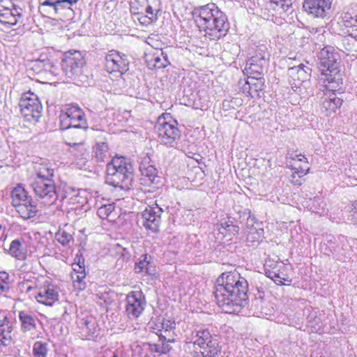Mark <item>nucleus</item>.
<instances>
[{
    "label": "nucleus",
    "mask_w": 357,
    "mask_h": 357,
    "mask_svg": "<svg viewBox=\"0 0 357 357\" xmlns=\"http://www.w3.org/2000/svg\"><path fill=\"white\" fill-rule=\"evenodd\" d=\"M19 106L24 119L29 122H36L41 116L42 105L35 93L26 92L22 94Z\"/></svg>",
    "instance_id": "11"
},
{
    "label": "nucleus",
    "mask_w": 357,
    "mask_h": 357,
    "mask_svg": "<svg viewBox=\"0 0 357 357\" xmlns=\"http://www.w3.org/2000/svg\"><path fill=\"white\" fill-rule=\"evenodd\" d=\"M23 241L21 239H15L10 243L9 248V254L19 260H24L26 257V248L23 245Z\"/></svg>",
    "instance_id": "30"
},
{
    "label": "nucleus",
    "mask_w": 357,
    "mask_h": 357,
    "mask_svg": "<svg viewBox=\"0 0 357 357\" xmlns=\"http://www.w3.org/2000/svg\"><path fill=\"white\" fill-rule=\"evenodd\" d=\"M11 330L12 327L7 317V313L0 312V342L1 343H3L2 339H6Z\"/></svg>",
    "instance_id": "38"
},
{
    "label": "nucleus",
    "mask_w": 357,
    "mask_h": 357,
    "mask_svg": "<svg viewBox=\"0 0 357 357\" xmlns=\"http://www.w3.org/2000/svg\"><path fill=\"white\" fill-rule=\"evenodd\" d=\"M324 254L330 256L335 255L338 259L341 260L342 257H346L345 252H341L339 241H335L333 236H330L329 239L327 240V243H324Z\"/></svg>",
    "instance_id": "31"
},
{
    "label": "nucleus",
    "mask_w": 357,
    "mask_h": 357,
    "mask_svg": "<svg viewBox=\"0 0 357 357\" xmlns=\"http://www.w3.org/2000/svg\"><path fill=\"white\" fill-rule=\"evenodd\" d=\"M55 238L62 245H67L73 240V236L65 230L59 229L55 234Z\"/></svg>",
    "instance_id": "43"
},
{
    "label": "nucleus",
    "mask_w": 357,
    "mask_h": 357,
    "mask_svg": "<svg viewBox=\"0 0 357 357\" xmlns=\"http://www.w3.org/2000/svg\"><path fill=\"white\" fill-rule=\"evenodd\" d=\"M318 59V68L320 71L319 82L329 91L339 90L342 84L339 53L333 47L326 46L319 52Z\"/></svg>",
    "instance_id": "3"
},
{
    "label": "nucleus",
    "mask_w": 357,
    "mask_h": 357,
    "mask_svg": "<svg viewBox=\"0 0 357 357\" xmlns=\"http://www.w3.org/2000/svg\"><path fill=\"white\" fill-rule=\"evenodd\" d=\"M89 128L76 127V128H67L66 135L71 139L70 142L85 143L86 132Z\"/></svg>",
    "instance_id": "36"
},
{
    "label": "nucleus",
    "mask_w": 357,
    "mask_h": 357,
    "mask_svg": "<svg viewBox=\"0 0 357 357\" xmlns=\"http://www.w3.org/2000/svg\"><path fill=\"white\" fill-rule=\"evenodd\" d=\"M265 275L273 280L276 284H283L282 280L284 278L283 271L285 268V265L271 258H267L264 264Z\"/></svg>",
    "instance_id": "20"
},
{
    "label": "nucleus",
    "mask_w": 357,
    "mask_h": 357,
    "mask_svg": "<svg viewBox=\"0 0 357 357\" xmlns=\"http://www.w3.org/2000/svg\"><path fill=\"white\" fill-rule=\"evenodd\" d=\"M258 3L260 6L259 15L274 23H281L283 15L287 12L277 0H261Z\"/></svg>",
    "instance_id": "14"
},
{
    "label": "nucleus",
    "mask_w": 357,
    "mask_h": 357,
    "mask_svg": "<svg viewBox=\"0 0 357 357\" xmlns=\"http://www.w3.org/2000/svg\"><path fill=\"white\" fill-rule=\"evenodd\" d=\"M76 127L89 128V123L86 116H83L82 120L74 119L67 123V125H65V126L61 127V129L65 130L67 128H76Z\"/></svg>",
    "instance_id": "44"
},
{
    "label": "nucleus",
    "mask_w": 357,
    "mask_h": 357,
    "mask_svg": "<svg viewBox=\"0 0 357 357\" xmlns=\"http://www.w3.org/2000/svg\"><path fill=\"white\" fill-rule=\"evenodd\" d=\"M287 11L291 8L293 0H277Z\"/></svg>",
    "instance_id": "57"
},
{
    "label": "nucleus",
    "mask_w": 357,
    "mask_h": 357,
    "mask_svg": "<svg viewBox=\"0 0 357 357\" xmlns=\"http://www.w3.org/2000/svg\"><path fill=\"white\" fill-rule=\"evenodd\" d=\"M133 169L125 158H114L107 165L106 183L123 190L130 188L133 180Z\"/></svg>",
    "instance_id": "5"
},
{
    "label": "nucleus",
    "mask_w": 357,
    "mask_h": 357,
    "mask_svg": "<svg viewBox=\"0 0 357 357\" xmlns=\"http://www.w3.org/2000/svg\"><path fill=\"white\" fill-rule=\"evenodd\" d=\"M11 204L17 213L24 220H29L37 215V206L21 183L17 184L10 192Z\"/></svg>",
    "instance_id": "7"
},
{
    "label": "nucleus",
    "mask_w": 357,
    "mask_h": 357,
    "mask_svg": "<svg viewBox=\"0 0 357 357\" xmlns=\"http://www.w3.org/2000/svg\"><path fill=\"white\" fill-rule=\"evenodd\" d=\"M85 60L79 51L68 52L62 59V69L66 76L71 81L78 82L83 76L82 68ZM78 84V83H77Z\"/></svg>",
    "instance_id": "9"
},
{
    "label": "nucleus",
    "mask_w": 357,
    "mask_h": 357,
    "mask_svg": "<svg viewBox=\"0 0 357 357\" xmlns=\"http://www.w3.org/2000/svg\"><path fill=\"white\" fill-rule=\"evenodd\" d=\"M83 116H86V115L78 105H67L59 115L60 128L65 126V125H67V123L74 119L82 120Z\"/></svg>",
    "instance_id": "22"
},
{
    "label": "nucleus",
    "mask_w": 357,
    "mask_h": 357,
    "mask_svg": "<svg viewBox=\"0 0 357 357\" xmlns=\"http://www.w3.org/2000/svg\"><path fill=\"white\" fill-rule=\"evenodd\" d=\"M311 72L312 69L303 63L289 68V82L294 91H296L305 81L310 79Z\"/></svg>",
    "instance_id": "16"
},
{
    "label": "nucleus",
    "mask_w": 357,
    "mask_h": 357,
    "mask_svg": "<svg viewBox=\"0 0 357 357\" xmlns=\"http://www.w3.org/2000/svg\"><path fill=\"white\" fill-rule=\"evenodd\" d=\"M290 181L295 185H301L303 181V177L293 172L290 176Z\"/></svg>",
    "instance_id": "53"
},
{
    "label": "nucleus",
    "mask_w": 357,
    "mask_h": 357,
    "mask_svg": "<svg viewBox=\"0 0 357 357\" xmlns=\"http://www.w3.org/2000/svg\"><path fill=\"white\" fill-rule=\"evenodd\" d=\"M97 214L101 219H106L109 222H114L119 215V213L116 211L114 204L101 206L98 208Z\"/></svg>",
    "instance_id": "33"
},
{
    "label": "nucleus",
    "mask_w": 357,
    "mask_h": 357,
    "mask_svg": "<svg viewBox=\"0 0 357 357\" xmlns=\"http://www.w3.org/2000/svg\"><path fill=\"white\" fill-rule=\"evenodd\" d=\"M50 61L49 59H38L33 63L32 69L37 74H46L47 69L50 67Z\"/></svg>",
    "instance_id": "41"
},
{
    "label": "nucleus",
    "mask_w": 357,
    "mask_h": 357,
    "mask_svg": "<svg viewBox=\"0 0 357 357\" xmlns=\"http://www.w3.org/2000/svg\"><path fill=\"white\" fill-rule=\"evenodd\" d=\"M48 351V343L46 342L36 341L33 345V355L34 357H47Z\"/></svg>",
    "instance_id": "40"
},
{
    "label": "nucleus",
    "mask_w": 357,
    "mask_h": 357,
    "mask_svg": "<svg viewBox=\"0 0 357 357\" xmlns=\"http://www.w3.org/2000/svg\"><path fill=\"white\" fill-rule=\"evenodd\" d=\"M31 187L36 197L44 206H52L58 199L56 187L52 179L35 178Z\"/></svg>",
    "instance_id": "10"
},
{
    "label": "nucleus",
    "mask_w": 357,
    "mask_h": 357,
    "mask_svg": "<svg viewBox=\"0 0 357 357\" xmlns=\"http://www.w3.org/2000/svg\"><path fill=\"white\" fill-rule=\"evenodd\" d=\"M36 178L43 180L52 179L54 174V169L52 167V165L48 162H43L38 165L36 167Z\"/></svg>",
    "instance_id": "37"
},
{
    "label": "nucleus",
    "mask_w": 357,
    "mask_h": 357,
    "mask_svg": "<svg viewBox=\"0 0 357 357\" xmlns=\"http://www.w3.org/2000/svg\"><path fill=\"white\" fill-rule=\"evenodd\" d=\"M162 213V209L158 204L146 207L142 213L144 227L151 232L158 231Z\"/></svg>",
    "instance_id": "17"
},
{
    "label": "nucleus",
    "mask_w": 357,
    "mask_h": 357,
    "mask_svg": "<svg viewBox=\"0 0 357 357\" xmlns=\"http://www.w3.org/2000/svg\"><path fill=\"white\" fill-rule=\"evenodd\" d=\"M333 0H304L303 10L314 17L324 18L328 13Z\"/></svg>",
    "instance_id": "18"
},
{
    "label": "nucleus",
    "mask_w": 357,
    "mask_h": 357,
    "mask_svg": "<svg viewBox=\"0 0 357 357\" xmlns=\"http://www.w3.org/2000/svg\"><path fill=\"white\" fill-rule=\"evenodd\" d=\"M78 0H40L42 7H49L52 14H59L65 10H72L71 7Z\"/></svg>",
    "instance_id": "23"
},
{
    "label": "nucleus",
    "mask_w": 357,
    "mask_h": 357,
    "mask_svg": "<svg viewBox=\"0 0 357 357\" xmlns=\"http://www.w3.org/2000/svg\"><path fill=\"white\" fill-rule=\"evenodd\" d=\"M105 70L109 73H119L121 76L129 69V60L126 54L116 50H111L105 58Z\"/></svg>",
    "instance_id": "15"
},
{
    "label": "nucleus",
    "mask_w": 357,
    "mask_h": 357,
    "mask_svg": "<svg viewBox=\"0 0 357 357\" xmlns=\"http://www.w3.org/2000/svg\"><path fill=\"white\" fill-rule=\"evenodd\" d=\"M351 221L354 224L357 225V203L353 205L351 211Z\"/></svg>",
    "instance_id": "56"
},
{
    "label": "nucleus",
    "mask_w": 357,
    "mask_h": 357,
    "mask_svg": "<svg viewBox=\"0 0 357 357\" xmlns=\"http://www.w3.org/2000/svg\"><path fill=\"white\" fill-rule=\"evenodd\" d=\"M248 283L237 272L223 273L216 281L215 297L218 306L228 314L240 312L248 299Z\"/></svg>",
    "instance_id": "1"
},
{
    "label": "nucleus",
    "mask_w": 357,
    "mask_h": 357,
    "mask_svg": "<svg viewBox=\"0 0 357 357\" xmlns=\"http://www.w3.org/2000/svg\"><path fill=\"white\" fill-rule=\"evenodd\" d=\"M184 350L192 357H216L218 339L208 329L195 330L185 335Z\"/></svg>",
    "instance_id": "4"
},
{
    "label": "nucleus",
    "mask_w": 357,
    "mask_h": 357,
    "mask_svg": "<svg viewBox=\"0 0 357 357\" xmlns=\"http://www.w3.org/2000/svg\"><path fill=\"white\" fill-rule=\"evenodd\" d=\"M257 305H260L261 307V314L262 316H268L272 314L273 312V307H268V303L266 301L261 300V299H257L255 301Z\"/></svg>",
    "instance_id": "46"
},
{
    "label": "nucleus",
    "mask_w": 357,
    "mask_h": 357,
    "mask_svg": "<svg viewBox=\"0 0 357 357\" xmlns=\"http://www.w3.org/2000/svg\"><path fill=\"white\" fill-rule=\"evenodd\" d=\"M338 241L342 244L340 248L341 252H345L346 255H349L350 246L348 245L346 238L344 236L339 237Z\"/></svg>",
    "instance_id": "52"
},
{
    "label": "nucleus",
    "mask_w": 357,
    "mask_h": 357,
    "mask_svg": "<svg viewBox=\"0 0 357 357\" xmlns=\"http://www.w3.org/2000/svg\"><path fill=\"white\" fill-rule=\"evenodd\" d=\"M160 340L165 341V342H162L160 347V354H167L171 350V347L169 346L170 342H174V339H168L167 340L165 335L161 334L159 336Z\"/></svg>",
    "instance_id": "47"
},
{
    "label": "nucleus",
    "mask_w": 357,
    "mask_h": 357,
    "mask_svg": "<svg viewBox=\"0 0 357 357\" xmlns=\"http://www.w3.org/2000/svg\"><path fill=\"white\" fill-rule=\"evenodd\" d=\"M265 53H259L249 58L245 70L250 76H262L266 66Z\"/></svg>",
    "instance_id": "21"
},
{
    "label": "nucleus",
    "mask_w": 357,
    "mask_h": 357,
    "mask_svg": "<svg viewBox=\"0 0 357 357\" xmlns=\"http://www.w3.org/2000/svg\"><path fill=\"white\" fill-rule=\"evenodd\" d=\"M22 330L24 332L30 331L36 328V315L31 311L23 310L19 312Z\"/></svg>",
    "instance_id": "28"
},
{
    "label": "nucleus",
    "mask_w": 357,
    "mask_h": 357,
    "mask_svg": "<svg viewBox=\"0 0 357 357\" xmlns=\"http://www.w3.org/2000/svg\"><path fill=\"white\" fill-rule=\"evenodd\" d=\"M137 19L139 21V22L142 24H149L153 22L151 19H149V16L148 15H142L141 17H139Z\"/></svg>",
    "instance_id": "60"
},
{
    "label": "nucleus",
    "mask_w": 357,
    "mask_h": 357,
    "mask_svg": "<svg viewBox=\"0 0 357 357\" xmlns=\"http://www.w3.org/2000/svg\"><path fill=\"white\" fill-rule=\"evenodd\" d=\"M264 84V78L262 76H248L244 86V91H248L249 94L254 97L255 95H258L259 91L263 90Z\"/></svg>",
    "instance_id": "27"
},
{
    "label": "nucleus",
    "mask_w": 357,
    "mask_h": 357,
    "mask_svg": "<svg viewBox=\"0 0 357 357\" xmlns=\"http://www.w3.org/2000/svg\"><path fill=\"white\" fill-rule=\"evenodd\" d=\"M9 289V275L8 273L0 272V294Z\"/></svg>",
    "instance_id": "45"
},
{
    "label": "nucleus",
    "mask_w": 357,
    "mask_h": 357,
    "mask_svg": "<svg viewBox=\"0 0 357 357\" xmlns=\"http://www.w3.org/2000/svg\"><path fill=\"white\" fill-rule=\"evenodd\" d=\"M192 15L199 31L210 40H218L227 35L229 29L227 17L215 3L195 8Z\"/></svg>",
    "instance_id": "2"
},
{
    "label": "nucleus",
    "mask_w": 357,
    "mask_h": 357,
    "mask_svg": "<svg viewBox=\"0 0 357 357\" xmlns=\"http://www.w3.org/2000/svg\"><path fill=\"white\" fill-rule=\"evenodd\" d=\"M173 324H174V323H170L169 324H162V328L165 329V333H166L169 330H172L173 328H174V326H172Z\"/></svg>",
    "instance_id": "61"
},
{
    "label": "nucleus",
    "mask_w": 357,
    "mask_h": 357,
    "mask_svg": "<svg viewBox=\"0 0 357 357\" xmlns=\"http://www.w3.org/2000/svg\"><path fill=\"white\" fill-rule=\"evenodd\" d=\"M72 268L73 271L71 273V276L86 273L84 262H82V265L80 261H79L77 263H73L72 264Z\"/></svg>",
    "instance_id": "49"
},
{
    "label": "nucleus",
    "mask_w": 357,
    "mask_h": 357,
    "mask_svg": "<svg viewBox=\"0 0 357 357\" xmlns=\"http://www.w3.org/2000/svg\"><path fill=\"white\" fill-rule=\"evenodd\" d=\"M264 236V229L261 227V223H257V227H252L247 231L246 242L248 246L256 247L261 242Z\"/></svg>",
    "instance_id": "29"
},
{
    "label": "nucleus",
    "mask_w": 357,
    "mask_h": 357,
    "mask_svg": "<svg viewBox=\"0 0 357 357\" xmlns=\"http://www.w3.org/2000/svg\"><path fill=\"white\" fill-rule=\"evenodd\" d=\"M342 100L341 98L336 97L334 94L333 96L326 98L322 102V108L326 112V115H331L342 105Z\"/></svg>",
    "instance_id": "35"
},
{
    "label": "nucleus",
    "mask_w": 357,
    "mask_h": 357,
    "mask_svg": "<svg viewBox=\"0 0 357 357\" xmlns=\"http://www.w3.org/2000/svg\"><path fill=\"white\" fill-rule=\"evenodd\" d=\"M158 141L169 147L177 148L181 133L177 127V122L172 120L169 114H162L158 117L154 127Z\"/></svg>",
    "instance_id": "6"
},
{
    "label": "nucleus",
    "mask_w": 357,
    "mask_h": 357,
    "mask_svg": "<svg viewBox=\"0 0 357 357\" xmlns=\"http://www.w3.org/2000/svg\"><path fill=\"white\" fill-rule=\"evenodd\" d=\"M139 0H133L130 3V12L132 15H138L140 14V11L139 10V8L137 6V2Z\"/></svg>",
    "instance_id": "55"
},
{
    "label": "nucleus",
    "mask_w": 357,
    "mask_h": 357,
    "mask_svg": "<svg viewBox=\"0 0 357 357\" xmlns=\"http://www.w3.org/2000/svg\"><path fill=\"white\" fill-rule=\"evenodd\" d=\"M149 158H144L139 165V169L142 176L147 178L150 183H154L157 176L158 171L156 168L152 165H148Z\"/></svg>",
    "instance_id": "32"
},
{
    "label": "nucleus",
    "mask_w": 357,
    "mask_h": 357,
    "mask_svg": "<svg viewBox=\"0 0 357 357\" xmlns=\"http://www.w3.org/2000/svg\"><path fill=\"white\" fill-rule=\"evenodd\" d=\"M146 306L145 296L141 291H132L126 298L125 312L127 317L134 320L139 317Z\"/></svg>",
    "instance_id": "12"
},
{
    "label": "nucleus",
    "mask_w": 357,
    "mask_h": 357,
    "mask_svg": "<svg viewBox=\"0 0 357 357\" xmlns=\"http://www.w3.org/2000/svg\"><path fill=\"white\" fill-rule=\"evenodd\" d=\"M292 159L294 160H297V161H299V162H303L305 165L308 164L307 158L305 155H302L301 153L295 154V155L294 157H292Z\"/></svg>",
    "instance_id": "59"
},
{
    "label": "nucleus",
    "mask_w": 357,
    "mask_h": 357,
    "mask_svg": "<svg viewBox=\"0 0 357 357\" xmlns=\"http://www.w3.org/2000/svg\"><path fill=\"white\" fill-rule=\"evenodd\" d=\"M342 24L349 36L357 40V12L349 9L342 14Z\"/></svg>",
    "instance_id": "24"
},
{
    "label": "nucleus",
    "mask_w": 357,
    "mask_h": 357,
    "mask_svg": "<svg viewBox=\"0 0 357 357\" xmlns=\"http://www.w3.org/2000/svg\"><path fill=\"white\" fill-rule=\"evenodd\" d=\"M215 231H217L218 234H221L222 238L229 235H234L238 231V227L234 225L230 220H225L216 225Z\"/></svg>",
    "instance_id": "34"
},
{
    "label": "nucleus",
    "mask_w": 357,
    "mask_h": 357,
    "mask_svg": "<svg viewBox=\"0 0 357 357\" xmlns=\"http://www.w3.org/2000/svg\"><path fill=\"white\" fill-rule=\"evenodd\" d=\"M47 69V72H46V74H50L52 75H56L58 74V68L56 66L52 61H50V67Z\"/></svg>",
    "instance_id": "58"
},
{
    "label": "nucleus",
    "mask_w": 357,
    "mask_h": 357,
    "mask_svg": "<svg viewBox=\"0 0 357 357\" xmlns=\"http://www.w3.org/2000/svg\"><path fill=\"white\" fill-rule=\"evenodd\" d=\"M291 169H293L294 172H296V174L298 175L303 177L309 172L310 168L307 167V165H305V166L294 167Z\"/></svg>",
    "instance_id": "51"
},
{
    "label": "nucleus",
    "mask_w": 357,
    "mask_h": 357,
    "mask_svg": "<svg viewBox=\"0 0 357 357\" xmlns=\"http://www.w3.org/2000/svg\"><path fill=\"white\" fill-rule=\"evenodd\" d=\"M160 345L154 344L152 350L157 353H160Z\"/></svg>",
    "instance_id": "62"
},
{
    "label": "nucleus",
    "mask_w": 357,
    "mask_h": 357,
    "mask_svg": "<svg viewBox=\"0 0 357 357\" xmlns=\"http://www.w3.org/2000/svg\"><path fill=\"white\" fill-rule=\"evenodd\" d=\"M84 325L86 331L89 333V335H94L97 333V326L93 320H85Z\"/></svg>",
    "instance_id": "48"
},
{
    "label": "nucleus",
    "mask_w": 357,
    "mask_h": 357,
    "mask_svg": "<svg viewBox=\"0 0 357 357\" xmlns=\"http://www.w3.org/2000/svg\"><path fill=\"white\" fill-rule=\"evenodd\" d=\"M96 296L102 301L104 303H107L110 299L105 287H100V289L97 291Z\"/></svg>",
    "instance_id": "50"
},
{
    "label": "nucleus",
    "mask_w": 357,
    "mask_h": 357,
    "mask_svg": "<svg viewBox=\"0 0 357 357\" xmlns=\"http://www.w3.org/2000/svg\"><path fill=\"white\" fill-rule=\"evenodd\" d=\"M108 145L106 142H97L95 146V155L98 161L103 162L107 158L108 154Z\"/></svg>",
    "instance_id": "39"
},
{
    "label": "nucleus",
    "mask_w": 357,
    "mask_h": 357,
    "mask_svg": "<svg viewBox=\"0 0 357 357\" xmlns=\"http://www.w3.org/2000/svg\"><path fill=\"white\" fill-rule=\"evenodd\" d=\"M66 143L70 147V152L73 157L75 165L79 169L84 168L90 158L89 151L86 144L75 142H66Z\"/></svg>",
    "instance_id": "19"
},
{
    "label": "nucleus",
    "mask_w": 357,
    "mask_h": 357,
    "mask_svg": "<svg viewBox=\"0 0 357 357\" xmlns=\"http://www.w3.org/2000/svg\"><path fill=\"white\" fill-rule=\"evenodd\" d=\"M26 293L29 298H33L38 303L48 306H52L59 296L58 288L47 280L43 283L26 284Z\"/></svg>",
    "instance_id": "8"
},
{
    "label": "nucleus",
    "mask_w": 357,
    "mask_h": 357,
    "mask_svg": "<svg viewBox=\"0 0 357 357\" xmlns=\"http://www.w3.org/2000/svg\"><path fill=\"white\" fill-rule=\"evenodd\" d=\"M86 273L75 275H72L73 287L78 291H82L86 287Z\"/></svg>",
    "instance_id": "42"
},
{
    "label": "nucleus",
    "mask_w": 357,
    "mask_h": 357,
    "mask_svg": "<svg viewBox=\"0 0 357 357\" xmlns=\"http://www.w3.org/2000/svg\"><path fill=\"white\" fill-rule=\"evenodd\" d=\"M259 223L258 222L255 221V218L249 216L247 219L246 222V230H250L252 227H257V224Z\"/></svg>",
    "instance_id": "54"
},
{
    "label": "nucleus",
    "mask_w": 357,
    "mask_h": 357,
    "mask_svg": "<svg viewBox=\"0 0 357 357\" xmlns=\"http://www.w3.org/2000/svg\"><path fill=\"white\" fill-rule=\"evenodd\" d=\"M23 10L17 7L11 0L0 1V22L5 25L13 26L22 23Z\"/></svg>",
    "instance_id": "13"
},
{
    "label": "nucleus",
    "mask_w": 357,
    "mask_h": 357,
    "mask_svg": "<svg viewBox=\"0 0 357 357\" xmlns=\"http://www.w3.org/2000/svg\"><path fill=\"white\" fill-rule=\"evenodd\" d=\"M135 271L137 273L154 275L155 266L153 264V257L148 254L142 255L135 264Z\"/></svg>",
    "instance_id": "25"
},
{
    "label": "nucleus",
    "mask_w": 357,
    "mask_h": 357,
    "mask_svg": "<svg viewBox=\"0 0 357 357\" xmlns=\"http://www.w3.org/2000/svg\"><path fill=\"white\" fill-rule=\"evenodd\" d=\"M170 64L168 55L162 49L157 50L149 60V66L150 68L155 69H161L167 67Z\"/></svg>",
    "instance_id": "26"
}]
</instances>
